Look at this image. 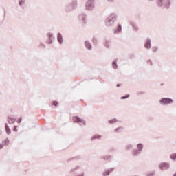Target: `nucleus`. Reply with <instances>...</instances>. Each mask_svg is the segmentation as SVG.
Wrapping results in <instances>:
<instances>
[{
	"mask_svg": "<svg viewBox=\"0 0 176 176\" xmlns=\"http://www.w3.org/2000/svg\"><path fill=\"white\" fill-rule=\"evenodd\" d=\"M156 5L160 9L168 10L171 7V0H156Z\"/></svg>",
	"mask_w": 176,
	"mask_h": 176,
	"instance_id": "f257e3e1",
	"label": "nucleus"
},
{
	"mask_svg": "<svg viewBox=\"0 0 176 176\" xmlns=\"http://www.w3.org/2000/svg\"><path fill=\"white\" fill-rule=\"evenodd\" d=\"M78 8V0H72V3H69L65 6L64 10L65 13H71Z\"/></svg>",
	"mask_w": 176,
	"mask_h": 176,
	"instance_id": "f03ea898",
	"label": "nucleus"
},
{
	"mask_svg": "<svg viewBox=\"0 0 176 176\" xmlns=\"http://www.w3.org/2000/svg\"><path fill=\"white\" fill-rule=\"evenodd\" d=\"M137 148H133L131 151V155L133 156V157H138V156H140L141 155V152H142L144 149V144L142 143H138L136 145Z\"/></svg>",
	"mask_w": 176,
	"mask_h": 176,
	"instance_id": "7ed1b4c3",
	"label": "nucleus"
},
{
	"mask_svg": "<svg viewBox=\"0 0 176 176\" xmlns=\"http://www.w3.org/2000/svg\"><path fill=\"white\" fill-rule=\"evenodd\" d=\"M116 14L112 13L108 18L105 20L106 27H112L113 24H115L116 21Z\"/></svg>",
	"mask_w": 176,
	"mask_h": 176,
	"instance_id": "20e7f679",
	"label": "nucleus"
},
{
	"mask_svg": "<svg viewBox=\"0 0 176 176\" xmlns=\"http://www.w3.org/2000/svg\"><path fill=\"white\" fill-rule=\"evenodd\" d=\"M160 104L162 107H167V105H171L174 104V99L171 98L164 97L160 99Z\"/></svg>",
	"mask_w": 176,
	"mask_h": 176,
	"instance_id": "39448f33",
	"label": "nucleus"
},
{
	"mask_svg": "<svg viewBox=\"0 0 176 176\" xmlns=\"http://www.w3.org/2000/svg\"><path fill=\"white\" fill-rule=\"evenodd\" d=\"M80 166H76L72 168V169L69 170V173L76 174L74 176H85V172H82L80 174H76V171H78V170H80Z\"/></svg>",
	"mask_w": 176,
	"mask_h": 176,
	"instance_id": "423d86ee",
	"label": "nucleus"
},
{
	"mask_svg": "<svg viewBox=\"0 0 176 176\" xmlns=\"http://www.w3.org/2000/svg\"><path fill=\"white\" fill-rule=\"evenodd\" d=\"M73 119V122H74V123H78L80 126H82V124L83 126H86V121H85V120L80 118L79 116H74L72 118Z\"/></svg>",
	"mask_w": 176,
	"mask_h": 176,
	"instance_id": "0eeeda50",
	"label": "nucleus"
},
{
	"mask_svg": "<svg viewBox=\"0 0 176 176\" xmlns=\"http://www.w3.org/2000/svg\"><path fill=\"white\" fill-rule=\"evenodd\" d=\"M94 0H88L85 3L86 10H93L94 9Z\"/></svg>",
	"mask_w": 176,
	"mask_h": 176,
	"instance_id": "6e6552de",
	"label": "nucleus"
},
{
	"mask_svg": "<svg viewBox=\"0 0 176 176\" xmlns=\"http://www.w3.org/2000/svg\"><path fill=\"white\" fill-rule=\"evenodd\" d=\"M158 168H160V170H161V171H164L166 170H168L170 168V163L161 162L159 164Z\"/></svg>",
	"mask_w": 176,
	"mask_h": 176,
	"instance_id": "1a4fd4ad",
	"label": "nucleus"
},
{
	"mask_svg": "<svg viewBox=\"0 0 176 176\" xmlns=\"http://www.w3.org/2000/svg\"><path fill=\"white\" fill-rule=\"evenodd\" d=\"M86 19H87V14L86 13L82 12L78 15V20L81 24H87Z\"/></svg>",
	"mask_w": 176,
	"mask_h": 176,
	"instance_id": "9d476101",
	"label": "nucleus"
},
{
	"mask_svg": "<svg viewBox=\"0 0 176 176\" xmlns=\"http://www.w3.org/2000/svg\"><path fill=\"white\" fill-rule=\"evenodd\" d=\"M144 47L148 50L152 47V40L149 37H147L144 41Z\"/></svg>",
	"mask_w": 176,
	"mask_h": 176,
	"instance_id": "9b49d317",
	"label": "nucleus"
},
{
	"mask_svg": "<svg viewBox=\"0 0 176 176\" xmlns=\"http://www.w3.org/2000/svg\"><path fill=\"white\" fill-rule=\"evenodd\" d=\"M84 46L87 49V50H89V52H91L93 50V44H91V42L89 40H85L84 41Z\"/></svg>",
	"mask_w": 176,
	"mask_h": 176,
	"instance_id": "f8f14e48",
	"label": "nucleus"
},
{
	"mask_svg": "<svg viewBox=\"0 0 176 176\" xmlns=\"http://www.w3.org/2000/svg\"><path fill=\"white\" fill-rule=\"evenodd\" d=\"M115 171V168H109L104 170V171L102 173V176H109L111 175V173H113Z\"/></svg>",
	"mask_w": 176,
	"mask_h": 176,
	"instance_id": "ddd939ff",
	"label": "nucleus"
},
{
	"mask_svg": "<svg viewBox=\"0 0 176 176\" xmlns=\"http://www.w3.org/2000/svg\"><path fill=\"white\" fill-rule=\"evenodd\" d=\"M122 32V25L118 24L116 28L113 31V34L118 35V34H120Z\"/></svg>",
	"mask_w": 176,
	"mask_h": 176,
	"instance_id": "4468645a",
	"label": "nucleus"
},
{
	"mask_svg": "<svg viewBox=\"0 0 176 176\" xmlns=\"http://www.w3.org/2000/svg\"><path fill=\"white\" fill-rule=\"evenodd\" d=\"M57 41L60 45H63V43L64 42V39L63 38V34L61 33L58 32L57 34Z\"/></svg>",
	"mask_w": 176,
	"mask_h": 176,
	"instance_id": "2eb2a0df",
	"label": "nucleus"
},
{
	"mask_svg": "<svg viewBox=\"0 0 176 176\" xmlns=\"http://www.w3.org/2000/svg\"><path fill=\"white\" fill-rule=\"evenodd\" d=\"M130 25H131L133 31H139L140 30V28H138V26L137 25V24H135V23L133 22V21H130L129 22Z\"/></svg>",
	"mask_w": 176,
	"mask_h": 176,
	"instance_id": "dca6fc26",
	"label": "nucleus"
},
{
	"mask_svg": "<svg viewBox=\"0 0 176 176\" xmlns=\"http://www.w3.org/2000/svg\"><path fill=\"white\" fill-rule=\"evenodd\" d=\"M102 135L100 134H95L91 137V141H96V140H102Z\"/></svg>",
	"mask_w": 176,
	"mask_h": 176,
	"instance_id": "f3484780",
	"label": "nucleus"
},
{
	"mask_svg": "<svg viewBox=\"0 0 176 176\" xmlns=\"http://www.w3.org/2000/svg\"><path fill=\"white\" fill-rule=\"evenodd\" d=\"M100 159L104 160L105 162H111V159H112V155H102L100 157Z\"/></svg>",
	"mask_w": 176,
	"mask_h": 176,
	"instance_id": "a211bd4d",
	"label": "nucleus"
},
{
	"mask_svg": "<svg viewBox=\"0 0 176 176\" xmlns=\"http://www.w3.org/2000/svg\"><path fill=\"white\" fill-rule=\"evenodd\" d=\"M8 122L9 124H13L14 123H16V120H17L16 118H14L11 116H9L8 117Z\"/></svg>",
	"mask_w": 176,
	"mask_h": 176,
	"instance_id": "6ab92c4d",
	"label": "nucleus"
},
{
	"mask_svg": "<svg viewBox=\"0 0 176 176\" xmlns=\"http://www.w3.org/2000/svg\"><path fill=\"white\" fill-rule=\"evenodd\" d=\"M104 46L106 47V49H109V47H111V41L105 39L104 41Z\"/></svg>",
	"mask_w": 176,
	"mask_h": 176,
	"instance_id": "aec40b11",
	"label": "nucleus"
},
{
	"mask_svg": "<svg viewBox=\"0 0 176 176\" xmlns=\"http://www.w3.org/2000/svg\"><path fill=\"white\" fill-rule=\"evenodd\" d=\"M119 121L118 120V118H114L113 119L109 120L108 123L109 124H115L116 123H118Z\"/></svg>",
	"mask_w": 176,
	"mask_h": 176,
	"instance_id": "412c9836",
	"label": "nucleus"
},
{
	"mask_svg": "<svg viewBox=\"0 0 176 176\" xmlns=\"http://www.w3.org/2000/svg\"><path fill=\"white\" fill-rule=\"evenodd\" d=\"M111 64L114 69H118V59H114Z\"/></svg>",
	"mask_w": 176,
	"mask_h": 176,
	"instance_id": "4be33fe9",
	"label": "nucleus"
},
{
	"mask_svg": "<svg viewBox=\"0 0 176 176\" xmlns=\"http://www.w3.org/2000/svg\"><path fill=\"white\" fill-rule=\"evenodd\" d=\"M9 144H10V140H9V138H6L3 141V145L4 146H8V145H9Z\"/></svg>",
	"mask_w": 176,
	"mask_h": 176,
	"instance_id": "5701e85b",
	"label": "nucleus"
},
{
	"mask_svg": "<svg viewBox=\"0 0 176 176\" xmlns=\"http://www.w3.org/2000/svg\"><path fill=\"white\" fill-rule=\"evenodd\" d=\"M91 42L92 43H94V45H95V46H97V45H98V39L96 37H93L91 38Z\"/></svg>",
	"mask_w": 176,
	"mask_h": 176,
	"instance_id": "b1692460",
	"label": "nucleus"
},
{
	"mask_svg": "<svg viewBox=\"0 0 176 176\" xmlns=\"http://www.w3.org/2000/svg\"><path fill=\"white\" fill-rule=\"evenodd\" d=\"M170 159L172 162H176V153H172L170 155Z\"/></svg>",
	"mask_w": 176,
	"mask_h": 176,
	"instance_id": "393cba45",
	"label": "nucleus"
},
{
	"mask_svg": "<svg viewBox=\"0 0 176 176\" xmlns=\"http://www.w3.org/2000/svg\"><path fill=\"white\" fill-rule=\"evenodd\" d=\"M155 174H156V171L153 170V171H148L145 175L146 176H155Z\"/></svg>",
	"mask_w": 176,
	"mask_h": 176,
	"instance_id": "a878e982",
	"label": "nucleus"
},
{
	"mask_svg": "<svg viewBox=\"0 0 176 176\" xmlns=\"http://www.w3.org/2000/svg\"><path fill=\"white\" fill-rule=\"evenodd\" d=\"M134 146L133 145V144H126V146H125V149H126V151H130L131 149H133V147Z\"/></svg>",
	"mask_w": 176,
	"mask_h": 176,
	"instance_id": "bb28decb",
	"label": "nucleus"
},
{
	"mask_svg": "<svg viewBox=\"0 0 176 176\" xmlns=\"http://www.w3.org/2000/svg\"><path fill=\"white\" fill-rule=\"evenodd\" d=\"M130 98V94H126L122 96L120 98V99H121V100H127V98Z\"/></svg>",
	"mask_w": 176,
	"mask_h": 176,
	"instance_id": "cd10ccee",
	"label": "nucleus"
},
{
	"mask_svg": "<svg viewBox=\"0 0 176 176\" xmlns=\"http://www.w3.org/2000/svg\"><path fill=\"white\" fill-rule=\"evenodd\" d=\"M47 36L48 39H54V36H53L52 33L48 32L47 34Z\"/></svg>",
	"mask_w": 176,
	"mask_h": 176,
	"instance_id": "c85d7f7f",
	"label": "nucleus"
},
{
	"mask_svg": "<svg viewBox=\"0 0 176 176\" xmlns=\"http://www.w3.org/2000/svg\"><path fill=\"white\" fill-rule=\"evenodd\" d=\"M120 130H123L122 126H119V127L116 128V129H114V133H120Z\"/></svg>",
	"mask_w": 176,
	"mask_h": 176,
	"instance_id": "c756f323",
	"label": "nucleus"
},
{
	"mask_svg": "<svg viewBox=\"0 0 176 176\" xmlns=\"http://www.w3.org/2000/svg\"><path fill=\"white\" fill-rule=\"evenodd\" d=\"M5 130L7 135H10V134H12V129H10V128H6Z\"/></svg>",
	"mask_w": 176,
	"mask_h": 176,
	"instance_id": "7c9ffc66",
	"label": "nucleus"
},
{
	"mask_svg": "<svg viewBox=\"0 0 176 176\" xmlns=\"http://www.w3.org/2000/svg\"><path fill=\"white\" fill-rule=\"evenodd\" d=\"M72 160H79V157H71L69 160H67V162H72Z\"/></svg>",
	"mask_w": 176,
	"mask_h": 176,
	"instance_id": "2f4dec72",
	"label": "nucleus"
},
{
	"mask_svg": "<svg viewBox=\"0 0 176 176\" xmlns=\"http://www.w3.org/2000/svg\"><path fill=\"white\" fill-rule=\"evenodd\" d=\"M38 47L40 49H45L46 48V45H45V43H41L38 45Z\"/></svg>",
	"mask_w": 176,
	"mask_h": 176,
	"instance_id": "473e14b6",
	"label": "nucleus"
},
{
	"mask_svg": "<svg viewBox=\"0 0 176 176\" xmlns=\"http://www.w3.org/2000/svg\"><path fill=\"white\" fill-rule=\"evenodd\" d=\"M24 3H25V0H20L19 1V5L21 8L23 7V5H24Z\"/></svg>",
	"mask_w": 176,
	"mask_h": 176,
	"instance_id": "72a5a7b5",
	"label": "nucleus"
},
{
	"mask_svg": "<svg viewBox=\"0 0 176 176\" xmlns=\"http://www.w3.org/2000/svg\"><path fill=\"white\" fill-rule=\"evenodd\" d=\"M52 105H53L54 107H58V102L54 100L52 102Z\"/></svg>",
	"mask_w": 176,
	"mask_h": 176,
	"instance_id": "f704fd0d",
	"label": "nucleus"
},
{
	"mask_svg": "<svg viewBox=\"0 0 176 176\" xmlns=\"http://www.w3.org/2000/svg\"><path fill=\"white\" fill-rule=\"evenodd\" d=\"M157 50H159V47H152L153 53H156V52H157Z\"/></svg>",
	"mask_w": 176,
	"mask_h": 176,
	"instance_id": "c9c22d12",
	"label": "nucleus"
},
{
	"mask_svg": "<svg viewBox=\"0 0 176 176\" xmlns=\"http://www.w3.org/2000/svg\"><path fill=\"white\" fill-rule=\"evenodd\" d=\"M46 42L48 45H52V43H53V39L52 38H48V40H47Z\"/></svg>",
	"mask_w": 176,
	"mask_h": 176,
	"instance_id": "e433bc0d",
	"label": "nucleus"
},
{
	"mask_svg": "<svg viewBox=\"0 0 176 176\" xmlns=\"http://www.w3.org/2000/svg\"><path fill=\"white\" fill-rule=\"evenodd\" d=\"M144 94H145V91H140L137 93V96H142Z\"/></svg>",
	"mask_w": 176,
	"mask_h": 176,
	"instance_id": "4c0bfd02",
	"label": "nucleus"
},
{
	"mask_svg": "<svg viewBox=\"0 0 176 176\" xmlns=\"http://www.w3.org/2000/svg\"><path fill=\"white\" fill-rule=\"evenodd\" d=\"M147 64H149L150 65H153V63L151 59L147 60Z\"/></svg>",
	"mask_w": 176,
	"mask_h": 176,
	"instance_id": "58836bf2",
	"label": "nucleus"
},
{
	"mask_svg": "<svg viewBox=\"0 0 176 176\" xmlns=\"http://www.w3.org/2000/svg\"><path fill=\"white\" fill-rule=\"evenodd\" d=\"M22 120H23V118H21V117H19L18 119H17V123H19V124H20V123H21V122H22Z\"/></svg>",
	"mask_w": 176,
	"mask_h": 176,
	"instance_id": "ea45409f",
	"label": "nucleus"
},
{
	"mask_svg": "<svg viewBox=\"0 0 176 176\" xmlns=\"http://www.w3.org/2000/svg\"><path fill=\"white\" fill-rule=\"evenodd\" d=\"M12 130L14 133H17V126L14 125Z\"/></svg>",
	"mask_w": 176,
	"mask_h": 176,
	"instance_id": "a19ab883",
	"label": "nucleus"
},
{
	"mask_svg": "<svg viewBox=\"0 0 176 176\" xmlns=\"http://www.w3.org/2000/svg\"><path fill=\"white\" fill-rule=\"evenodd\" d=\"M107 2H109V3H113V2H115V0H107Z\"/></svg>",
	"mask_w": 176,
	"mask_h": 176,
	"instance_id": "79ce46f5",
	"label": "nucleus"
},
{
	"mask_svg": "<svg viewBox=\"0 0 176 176\" xmlns=\"http://www.w3.org/2000/svg\"><path fill=\"white\" fill-rule=\"evenodd\" d=\"M10 127H9V125L8 124V123H5V129H9Z\"/></svg>",
	"mask_w": 176,
	"mask_h": 176,
	"instance_id": "37998d69",
	"label": "nucleus"
},
{
	"mask_svg": "<svg viewBox=\"0 0 176 176\" xmlns=\"http://www.w3.org/2000/svg\"><path fill=\"white\" fill-rule=\"evenodd\" d=\"M3 144L0 143V149H3Z\"/></svg>",
	"mask_w": 176,
	"mask_h": 176,
	"instance_id": "c03bdc74",
	"label": "nucleus"
},
{
	"mask_svg": "<svg viewBox=\"0 0 176 176\" xmlns=\"http://www.w3.org/2000/svg\"><path fill=\"white\" fill-rule=\"evenodd\" d=\"M120 86H122V84H120V83H118L116 85V87H120Z\"/></svg>",
	"mask_w": 176,
	"mask_h": 176,
	"instance_id": "a18cd8bd",
	"label": "nucleus"
},
{
	"mask_svg": "<svg viewBox=\"0 0 176 176\" xmlns=\"http://www.w3.org/2000/svg\"><path fill=\"white\" fill-rule=\"evenodd\" d=\"M4 10V16H6V9L3 8Z\"/></svg>",
	"mask_w": 176,
	"mask_h": 176,
	"instance_id": "49530a36",
	"label": "nucleus"
},
{
	"mask_svg": "<svg viewBox=\"0 0 176 176\" xmlns=\"http://www.w3.org/2000/svg\"><path fill=\"white\" fill-rule=\"evenodd\" d=\"M148 120H153V118H152V117H148Z\"/></svg>",
	"mask_w": 176,
	"mask_h": 176,
	"instance_id": "de8ad7c7",
	"label": "nucleus"
},
{
	"mask_svg": "<svg viewBox=\"0 0 176 176\" xmlns=\"http://www.w3.org/2000/svg\"><path fill=\"white\" fill-rule=\"evenodd\" d=\"M160 86H164V83H163V82L161 83V84H160Z\"/></svg>",
	"mask_w": 176,
	"mask_h": 176,
	"instance_id": "09e8293b",
	"label": "nucleus"
},
{
	"mask_svg": "<svg viewBox=\"0 0 176 176\" xmlns=\"http://www.w3.org/2000/svg\"><path fill=\"white\" fill-rule=\"evenodd\" d=\"M149 2H153L154 0H148Z\"/></svg>",
	"mask_w": 176,
	"mask_h": 176,
	"instance_id": "8fccbe9b",
	"label": "nucleus"
},
{
	"mask_svg": "<svg viewBox=\"0 0 176 176\" xmlns=\"http://www.w3.org/2000/svg\"><path fill=\"white\" fill-rule=\"evenodd\" d=\"M173 176H176V172L173 175Z\"/></svg>",
	"mask_w": 176,
	"mask_h": 176,
	"instance_id": "3c124183",
	"label": "nucleus"
}]
</instances>
